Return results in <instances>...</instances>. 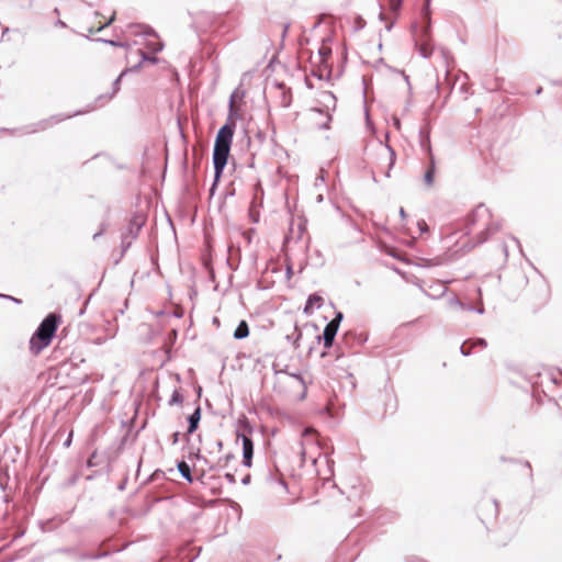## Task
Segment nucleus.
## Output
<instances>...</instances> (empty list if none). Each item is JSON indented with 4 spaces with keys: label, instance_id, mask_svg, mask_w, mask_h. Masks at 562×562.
<instances>
[{
    "label": "nucleus",
    "instance_id": "nucleus-28",
    "mask_svg": "<svg viewBox=\"0 0 562 562\" xmlns=\"http://www.w3.org/2000/svg\"><path fill=\"white\" fill-rule=\"evenodd\" d=\"M288 26L285 25L283 29V35L286 33Z\"/></svg>",
    "mask_w": 562,
    "mask_h": 562
},
{
    "label": "nucleus",
    "instance_id": "nucleus-5",
    "mask_svg": "<svg viewBox=\"0 0 562 562\" xmlns=\"http://www.w3.org/2000/svg\"><path fill=\"white\" fill-rule=\"evenodd\" d=\"M416 45L424 57L431 55L434 46L429 34V25L424 26L420 33L416 35Z\"/></svg>",
    "mask_w": 562,
    "mask_h": 562
},
{
    "label": "nucleus",
    "instance_id": "nucleus-2",
    "mask_svg": "<svg viewBox=\"0 0 562 562\" xmlns=\"http://www.w3.org/2000/svg\"><path fill=\"white\" fill-rule=\"evenodd\" d=\"M60 323L61 316L55 313L48 314L42 321L36 331L30 339L29 349L33 356H38L52 344V340Z\"/></svg>",
    "mask_w": 562,
    "mask_h": 562
},
{
    "label": "nucleus",
    "instance_id": "nucleus-16",
    "mask_svg": "<svg viewBox=\"0 0 562 562\" xmlns=\"http://www.w3.org/2000/svg\"><path fill=\"white\" fill-rule=\"evenodd\" d=\"M384 156L385 158L389 160V164H387V168L386 170L384 171L385 176L386 177H390V171H391V168L393 167V165L395 164V153L392 148L390 147H386L384 149Z\"/></svg>",
    "mask_w": 562,
    "mask_h": 562
},
{
    "label": "nucleus",
    "instance_id": "nucleus-27",
    "mask_svg": "<svg viewBox=\"0 0 562 562\" xmlns=\"http://www.w3.org/2000/svg\"><path fill=\"white\" fill-rule=\"evenodd\" d=\"M400 213H401V215H402L403 217L405 216V211H404V209H401Z\"/></svg>",
    "mask_w": 562,
    "mask_h": 562
},
{
    "label": "nucleus",
    "instance_id": "nucleus-22",
    "mask_svg": "<svg viewBox=\"0 0 562 562\" xmlns=\"http://www.w3.org/2000/svg\"><path fill=\"white\" fill-rule=\"evenodd\" d=\"M113 20H114V16H111L110 20L105 24L101 25L98 30H101L102 27L109 25Z\"/></svg>",
    "mask_w": 562,
    "mask_h": 562
},
{
    "label": "nucleus",
    "instance_id": "nucleus-8",
    "mask_svg": "<svg viewBox=\"0 0 562 562\" xmlns=\"http://www.w3.org/2000/svg\"><path fill=\"white\" fill-rule=\"evenodd\" d=\"M311 123L318 128H328L331 121L330 115L322 110H313L310 115Z\"/></svg>",
    "mask_w": 562,
    "mask_h": 562
},
{
    "label": "nucleus",
    "instance_id": "nucleus-7",
    "mask_svg": "<svg viewBox=\"0 0 562 562\" xmlns=\"http://www.w3.org/2000/svg\"><path fill=\"white\" fill-rule=\"evenodd\" d=\"M498 515V505L495 501H485L479 507V517L482 521L493 520Z\"/></svg>",
    "mask_w": 562,
    "mask_h": 562
},
{
    "label": "nucleus",
    "instance_id": "nucleus-13",
    "mask_svg": "<svg viewBox=\"0 0 562 562\" xmlns=\"http://www.w3.org/2000/svg\"><path fill=\"white\" fill-rule=\"evenodd\" d=\"M249 336V326L246 321H241L234 331L235 339H244Z\"/></svg>",
    "mask_w": 562,
    "mask_h": 562
},
{
    "label": "nucleus",
    "instance_id": "nucleus-10",
    "mask_svg": "<svg viewBox=\"0 0 562 562\" xmlns=\"http://www.w3.org/2000/svg\"><path fill=\"white\" fill-rule=\"evenodd\" d=\"M330 55H331V47L327 43L323 42L318 48V55H317V57L319 59L318 64L323 65L325 68H327L328 67L327 60L330 57Z\"/></svg>",
    "mask_w": 562,
    "mask_h": 562
},
{
    "label": "nucleus",
    "instance_id": "nucleus-4",
    "mask_svg": "<svg viewBox=\"0 0 562 562\" xmlns=\"http://www.w3.org/2000/svg\"><path fill=\"white\" fill-rule=\"evenodd\" d=\"M318 450L317 445V432L313 428L304 429L302 434V443H301V458L302 461H312L316 462V452Z\"/></svg>",
    "mask_w": 562,
    "mask_h": 562
},
{
    "label": "nucleus",
    "instance_id": "nucleus-3",
    "mask_svg": "<svg viewBox=\"0 0 562 562\" xmlns=\"http://www.w3.org/2000/svg\"><path fill=\"white\" fill-rule=\"evenodd\" d=\"M492 216L487 209L483 206L476 207L467 220L468 234H472L479 226V243H483L488 238L491 232Z\"/></svg>",
    "mask_w": 562,
    "mask_h": 562
},
{
    "label": "nucleus",
    "instance_id": "nucleus-6",
    "mask_svg": "<svg viewBox=\"0 0 562 562\" xmlns=\"http://www.w3.org/2000/svg\"><path fill=\"white\" fill-rule=\"evenodd\" d=\"M342 319V314L338 313L335 318H333L325 327L323 333L324 347L330 348L333 346L335 336L338 331L340 322Z\"/></svg>",
    "mask_w": 562,
    "mask_h": 562
},
{
    "label": "nucleus",
    "instance_id": "nucleus-25",
    "mask_svg": "<svg viewBox=\"0 0 562 562\" xmlns=\"http://www.w3.org/2000/svg\"><path fill=\"white\" fill-rule=\"evenodd\" d=\"M234 457L232 454H228L225 457V464H227V462L233 459Z\"/></svg>",
    "mask_w": 562,
    "mask_h": 562
},
{
    "label": "nucleus",
    "instance_id": "nucleus-14",
    "mask_svg": "<svg viewBox=\"0 0 562 562\" xmlns=\"http://www.w3.org/2000/svg\"><path fill=\"white\" fill-rule=\"evenodd\" d=\"M474 346L486 347V341L484 339H479L475 342L465 341L461 346L462 353L465 356L470 355Z\"/></svg>",
    "mask_w": 562,
    "mask_h": 562
},
{
    "label": "nucleus",
    "instance_id": "nucleus-18",
    "mask_svg": "<svg viewBox=\"0 0 562 562\" xmlns=\"http://www.w3.org/2000/svg\"><path fill=\"white\" fill-rule=\"evenodd\" d=\"M182 403H183V396L181 395V393L178 390H175L171 395V398L169 400V404L170 405H180Z\"/></svg>",
    "mask_w": 562,
    "mask_h": 562
},
{
    "label": "nucleus",
    "instance_id": "nucleus-9",
    "mask_svg": "<svg viewBox=\"0 0 562 562\" xmlns=\"http://www.w3.org/2000/svg\"><path fill=\"white\" fill-rule=\"evenodd\" d=\"M241 440H243L244 464L246 467H250L252 453H254V443H252V440L245 435H241Z\"/></svg>",
    "mask_w": 562,
    "mask_h": 562
},
{
    "label": "nucleus",
    "instance_id": "nucleus-11",
    "mask_svg": "<svg viewBox=\"0 0 562 562\" xmlns=\"http://www.w3.org/2000/svg\"><path fill=\"white\" fill-rule=\"evenodd\" d=\"M322 304H323V297L317 294H312L307 299V302L304 307V313L306 315H311L314 311V307H319Z\"/></svg>",
    "mask_w": 562,
    "mask_h": 562
},
{
    "label": "nucleus",
    "instance_id": "nucleus-23",
    "mask_svg": "<svg viewBox=\"0 0 562 562\" xmlns=\"http://www.w3.org/2000/svg\"><path fill=\"white\" fill-rule=\"evenodd\" d=\"M71 437H72V431L69 434V437L68 439L66 440L65 445L68 447L70 446V442H71Z\"/></svg>",
    "mask_w": 562,
    "mask_h": 562
},
{
    "label": "nucleus",
    "instance_id": "nucleus-17",
    "mask_svg": "<svg viewBox=\"0 0 562 562\" xmlns=\"http://www.w3.org/2000/svg\"><path fill=\"white\" fill-rule=\"evenodd\" d=\"M178 470L184 479H187L189 482L192 481L190 467L186 461H181L178 463Z\"/></svg>",
    "mask_w": 562,
    "mask_h": 562
},
{
    "label": "nucleus",
    "instance_id": "nucleus-26",
    "mask_svg": "<svg viewBox=\"0 0 562 562\" xmlns=\"http://www.w3.org/2000/svg\"><path fill=\"white\" fill-rule=\"evenodd\" d=\"M172 438H173V443H176L178 441V432L173 434Z\"/></svg>",
    "mask_w": 562,
    "mask_h": 562
},
{
    "label": "nucleus",
    "instance_id": "nucleus-24",
    "mask_svg": "<svg viewBox=\"0 0 562 562\" xmlns=\"http://www.w3.org/2000/svg\"><path fill=\"white\" fill-rule=\"evenodd\" d=\"M477 231H479V229H476V228H475V231H474V232H475V234H477ZM477 244H480V243H479V235H476V241H475V244H472V247H475V245H477Z\"/></svg>",
    "mask_w": 562,
    "mask_h": 562
},
{
    "label": "nucleus",
    "instance_id": "nucleus-1",
    "mask_svg": "<svg viewBox=\"0 0 562 562\" xmlns=\"http://www.w3.org/2000/svg\"><path fill=\"white\" fill-rule=\"evenodd\" d=\"M235 127V121L229 117L226 124H224L217 132L213 150V164L216 179L221 177L224 167L227 164Z\"/></svg>",
    "mask_w": 562,
    "mask_h": 562
},
{
    "label": "nucleus",
    "instance_id": "nucleus-20",
    "mask_svg": "<svg viewBox=\"0 0 562 562\" xmlns=\"http://www.w3.org/2000/svg\"><path fill=\"white\" fill-rule=\"evenodd\" d=\"M225 477L226 480L231 483V484H235L236 483V479H235V475L232 474V473H226L225 474Z\"/></svg>",
    "mask_w": 562,
    "mask_h": 562
},
{
    "label": "nucleus",
    "instance_id": "nucleus-15",
    "mask_svg": "<svg viewBox=\"0 0 562 562\" xmlns=\"http://www.w3.org/2000/svg\"><path fill=\"white\" fill-rule=\"evenodd\" d=\"M434 180H435V160H434V157H430V166L427 169V171L425 172L424 181L428 187H430L434 184Z\"/></svg>",
    "mask_w": 562,
    "mask_h": 562
},
{
    "label": "nucleus",
    "instance_id": "nucleus-21",
    "mask_svg": "<svg viewBox=\"0 0 562 562\" xmlns=\"http://www.w3.org/2000/svg\"><path fill=\"white\" fill-rule=\"evenodd\" d=\"M418 227L422 232H426L427 231V224L425 221H420L418 222Z\"/></svg>",
    "mask_w": 562,
    "mask_h": 562
},
{
    "label": "nucleus",
    "instance_id": "nucleus-19",
    "mask_svg": "<svg viewBox=\"0 0 562 562\" xmlns=\"http://www.w3.org/2000/svg\"><path fill=\"white\" fill-rule=\"evenodd\" d=\"M148 47L154 52V53H158L162 49V44L158 41H154V42H150L148 43Z\"/></svg>",
    "mask_w": 562,
    "mask_h": 562
},
{
    "label": "nucleus",
    "instance_id": "nucleus-12",
    "mask_svg": "<svg viewBox=\"0 0 562 562\" xmlns=\"http://www.w3.org/2000/svg\"><path fill=\"white\" fill-rule=\"evenodd\" d=\"M200 420H201V407L198 406L189 417V428H188L189 435L193 434L198 429Z\"/></svg>",
    "mask_w": 562,
    "mask_h": 562
}]
</instances>
